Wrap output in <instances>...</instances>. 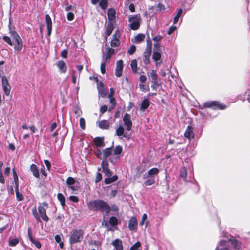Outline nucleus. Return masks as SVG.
Listing matches in <instances>:
<instances>
[{
    "label": "nucleus",
    "mask_w": 250,
    "mask_h": 250,
    "mask_svg": "<svg viewBox=\"0 0 250 250\" xmlns=\"http://www.w3.org/2000/svg\"><path fill=\"white\" fill-rule=\"evenodd\" d=\"M2 88H3V91L4 92V93L5 94V95L7 96H8L10 94V88H11L10 86L8 85V86H2Z\"/></svg>",
    "instance_id": "50"
},
{
    "label": "nucleus",
    "mask_w": 250,
    "mask_h": 250,
    "mask_svg": "<svg viewBox=\"0 0 250 250\" xmlns=\"http://www.w3.org/2000/svg\"><path fill=\"white\" fill-rule=\"evenodd\" d=\"M136 49V46L134 45H131L127 50V53L129 55H132L135 53Z\"/></svg>",
    "instance_id": "46"
},
{
    "label": "nucleus",
    "mask_w": 250,
    "mask_h": 250,
    "mask_svg": "<svg viewBox=\"0 0 250 250\" xmlns=\"http://www.w3.org/2000/svg\"><path fill=\"white\" fill-rule=\"evenodd\" d=\"M84 233L82 229H73L70 233L69 243L72 245L81 242L83 239Z\"/></svg>",
    "instance_id": "2"
},
{
    "label": "nucleus",
    "mask_w": 250,
    "mask_h": 250,
    "mask_svg": "<svg viewBox=\"0 0 250 250\" xmlns=\"http://www.w3.org/2000/svg\"><path fill=\"white\" fill-rule=\"evenodd\" d=\"M109 223L112 226H116L118 224V219L116 217L112 216L109 219Z\"/></svg>",
    "instance_id": "36"
},
{
    "label": "nucleus",
    "mask_w": 250,
    "mask_h": 250,
    "mask_svg": "<svg viewBox=\"0 0 250 250\" xmlns=\"http://www.w3.org/2000/svg\"><path fill=\"white\" fill-rule=\"evenodd\" d=\"M19 243V240L18 238H14L10 240L9 241V246L11 247H14Z\"/></svg>",
    "instance_id": "43"
},
{
    "label": "nucleus",
    "mask_w": 250,
    "mask_h": 250,
    "mask_svg": "<svg viewBox=\"0 0 250 250\" xmlns=\"http://www.w3.org/2000/svg\"><path fill=\"white\" fill-rule=\"evenodd\" d=\"M161 57V54L158 51H154L152 55V59L156 62V65H157V61L160 60Z\"/></svg>",
    "instance_id": "32"
},
{
    "label": "nucleus",
    "mask_w": 250,
    "mask_h": 250,
    "mask_svg": "<svg viewBox=\"0 0 250 250\" xmlns=\"http://www.w3.org/2000/svg\"><path fill=\"white\" fill-rule=\"evenodd\" d=\"M146 43L147 44L146 49H148V50L151 51V41L149 37L147 40Z\"/></svg>",
    "instance_id": "53"
},
{
    "label": "nucleus",
    "mask_w": 250,
    "mask_h": 250,
    "mask_svg": "<svg viewBox=\"0 0 250 250\" xmlns=\"http://www.w3.org/2000/svg\"><path fill=\"white\" fill-rule=\"evenodd\" d=\"M123 151V148L121 146H116L114 150V154L115 155H119L121 154Z\"/></svg>",
    "instance_id": "41"
},
{
    "label": "nucleus",
    "mask_w": 250,
    "mask_h": 250,
    "mask_svg": "<svg viewBox=\"0 0 250 250\" xmlns=\"http://www.w3.org/2000/svg\"><path fill=\"white\" fill-rule=\"evenodd\" d=\"M44 163L46 167L47 170H50L51 168V164L50 162L47 160H44Z\"/></svg>",
    "instance_id": "63"
},
{
    "label": "nucleus",
    "mask_w": 250,
    "mask_h": 250,
    "mask_svg": "<svg viewBox=\"0 0 250 250\" xmlns=\"http://www.w3.org/2000/svg\"><path fill=\"white\" fill-rule=\"evenodd\" d=\"M99 126L103 129H108L109 127V123L107 120H103L99 123Z\"/></svg>",
    "instance_id": "25"
},
{
    "label": "nucleus",
    "mask_w": 250,
    "mask_h": 250,
    "mask_svg": "<svg viewBox=\"0 0 250 250\" xmlns=\"http://www.w3.org/2000/svg\"><path fill=\"white\" fill-rule=\"evenodd\" d=\"M101 166L103 168V171L104 173L105 176L107 177H111L112 175V172L108 167V163L107 160H103Z\"/></svg>",
    "instance_id": "8"
},
{
    "label": "nucleus",
    "mask_w": 250,
    "mask_h": 250,
    "mask_svg": "<svg viewBox=\"0 0 250 250\" xmlns=\"http://www.w3.org/2000/svg\"><path fill=\"white\" fill-rule=\"evenodd\" d=\"M80 125L81 128L84 130L85 129V121L83 118H81L80 119Z\"/></svg>",
    "instance_id": "47"
},
{
    "label": "nucleus",
    "mask_w": 250,
    "mask_h": 250,
    "mask_svg": "<svg viewBox=\"0 0 250 250\" xmlns=\"http://www.w3.org/2000/svg\"><path fill=\"white\" fill-rule=\"evenodd\" d=\"M45 21L47 30V35L50 36L52 31V22L50 17L48 14L45 15Z\"/></svg>",
    "instance_id": "15"
},
{
    "label": "nucleus",
    "mask_w": 250,
    "mask_h": 250,
    "mask_svg": "<svg viewBox=\"0 0 250 250\" xmlns=\"http://www.w3.org/2000/svg\"><path fill=\"white\" fill-rule=\"evenodd\" d=\"M145 38V35L144 34L140 33L138 34L135 37V40L137 42H140L144 41Z\"/></svg>",
    "instance_id": "38"
},
{
    "label": "nucleus",
    "mask_w": 250,
    "mask_h": 250,
    "mask_svg": "<svg viewBox=\"0 0 250 250\" xmlns=\"http://www.w3.org/2000/svg\"><path fill=\"white\" fill-rule=\"evenodd\" d=\"M150 75L151 78V81H156L158 80V75L156 74L155 70H151Z\"/></svg>",
    "instance_id": "42"
},
{
    "label": "nucleus",
    "mask_w": 250,
    "mask_h": 250,
    "mask_svg": "<svg viewBox=\"0 0 250 250\" xmlns=\"http://www.w3.org/2000/svg\"><path fill=\"white\" fill-rule=\"evenodd\" d=\"M76 182L75 179L72 177H68L66 181V184L67 186L73 185Z\"/></svg>",
    "instance_id": "40"
},
{
    "label": "nucleus",
    "mask_w": 250,
    "mask_h": 250,
    "mask_svg": "<svg viewBox=\"0 0 250 250\" xmlns=\"http://www.w3.org/2000/svg\"><path fill=\"white\" fill-rule=\"evenodd\" d=\"M101 71L103 74H104L105 73V64L104 63H102L101 64Z\"/></svg>",
    "instance_id": "62"
},
{
    "label": "nucleus",
    "mask_w": 250,
    "mask_h": 250,
    "mask_svg": "<svg viewBox=\"0 0 250 250\" xmlns=\"http://www.w3.org/2000/svg\"><path fill=\"white\" fill-rule=\"evenodd\" d=\"M16 198L18 201H21L24 199L22 194L20 192H16Z\"/></svg>",
    "instance_id": "52"
},
{
    "label": "nucleus",
    "mask_w": 250,
    "mask_h": 250,
    "mask_svg": "<svg viewBox=\"0 0 250 250\" xmlns=\"http://www.w3.org/2000/svg\"><path fill=\"white\" fill-rule=\"evenodd\" d=\"M2 86H5L10 85L8 81V80L6 76H4L2 77Z\"/></svg>",
    "instance_id": "48"
},
{
    "label": "nucleus",
    "mask_w": 250,
    "mask_h": 250,
    "mask_svg": "<svg viewBox=\"0 0 250 250\" xmlns=\"http://www.w3.org/2000/svg\"><path fill=\"white\" fill-rule=\"evenodd\" d=\"M69 199L70 201L75 203H77L79 202V198L77 196H70Z\"/></svg>",
    "instance_id": "58"
},
{
    "label": "nucleus",
    "mask_w": 250,
    "mask_h": 250,
    "mask_svg": "<svg viewBox=\"0 0 250 250\" xmlns=\"http://www.w3.org/2000/svg\"><path fill=\"white\" fill-rule=\"evenodd\" d=\"M99 92L102 97H104L106 96V92L104 89L98 90Z\"/></svg>",
    "instance_id": "64"
},
{
    "label": "nucleus",
    "mask_w": 250,
    "mask_h": 250,
    "mask_svg": "<svg viewBox=\"0 0 250 250\" xmlns=\"http://www.w3.org/2000/svg\"><path fill=\"white\" fill-rule=\"evenodd\" d=\"M114 28V22L113 21H108L105 29V35L106 37H108L111 34Z\"/></svg>",
    "instance_id": "17"
},
{
    "label": "nucleus",
    "mask_w": 250,
    "mask_h": 250,
    "mask_svg": "<svg viewBox=\"0 0 250 250\" xmlns=\"http://www.w3.org/2000/svg\"><path fill=\"white\" fill-rule=\"evenodd\" d=\"M118 176L116 175H114L112 177H107L104 179V183L105 184H109L116 181L118 180Z\"/></svg>",
    "instance_id": "29"
},
{
    "label": "nucleus",
    "mask_w": 250,
    "mask_h": 250,
    "mask_svg": "<svg viewBox=\"0 0 250 250\" xmlns=\"http://www.w3.org/2000/svg\"><path fill=\"white\" fill-rule=\"evenodd\" d=\"M204 108H210L213 110L224 109L226 108V105L224 104H221L219 102L211 101L206 102L203 105Z\"/></svg>",
    "instance_id": "5"
},
{
    "label": "nucleus",
    "mask_w": 250,
    "mask_h": 250,
    "mask_svg": "<svg viewBox=\"0 0 250 250\" xmlns=\"http://www.w3.org/2000/svg\"><path fill=\"white\" fill-rule=\"evenodd\" d=\"M28 236L29 240L32 244H33L38 249L41 248L42 246V244L39 240H36L33 237L32 229L30 228L28 229Z\"/></svg>",
    "instance_id": "9"
},
{
    "label": "nucleus",
    "mask_w": 250,
    "mask_h": 250,
    "mask_svg": "<svg viewBox=\"0 0 250 250\" xmlns=\"http://www.w3.org/2000/svg\"><path fill=\"white\" fill-rule=\"evenodd\" d=\"M184 136L191 140L194 138V133L193 130V127L191 125H188L185 131Z\"/></svg>",
    "instance_id": "14"
},
{
    "label": "nucleus",
    "mask_w": 250,
    "mask_h": 250,
    "mask_svg": "<svg viewBox=\"0 0 250 250\" xmlns=\"http://www.w3.org/2000/svg\"><path fill=\"white\" fill-rule=\"evenodd\" d=\"M39 214L37 212L36 208H32V213L38 223L41 222V217L46 222L49 221V218L46 215V209L41 205L38 208Z\"/></svg>",
    "instance_id": "3"
},
{
    "label": "nucleus",
    "mask_w": 250,
    "mask_h": 250,
    "mask_svg": "<svg viewBox=\"0 0 250 250\" xmlns=\"http://www.w3.org/2000/svg\"><path fill=\"white\" fill-rule=\"evenodd\" d=\"M2 40L10 46L13 45V43L11 41V40L8 36H3L2 37Z\"/></svg>",
    "instance_id": "45"
},
{
    "label": "nucleus",
    "mask_w": 250,
    "mask_h": 250,
    "mask_svg": "<svg viewBox=\"0 0 250 250\" xmlns=\"http://www.w3.org/2000/svg\"><path fill=\"white\" fill-rule=\"evenodd\" d=\"M67 50L66 49H63L61 54V56L62 58H66L67 57Z\"/></svg>",
    "instance_id": "61"
},
{
    "label": "nucleus",
    "mask_w": 250,
    "mask_h": 250,
    "mask_svg": "<svg viewBox=\"0 0 250 250\" xmlns=\"http://www.w3.org/2000/svg\"><path fill=\"white\" fill-rule=\"evenodd\" d=\"M176 29V27L175 26H171L169 28L168 30L167 31V34L171 35L173 33Z\"/></svg>",
    "instance_id": "57"
},
{
    "label": "nucleus",
    "mask_w": 250,
    "mask_h": 250,
    "mask_svg": "<svg viewBox=\"0 0 250 250\" xmlns=\"http://www.w3.org/2000/svg\"><path fill=\"white\" fill-rule=\"evenodd\" d=\"M187 171L186 169L184 168L183 171L180 172V177L183 179H185L187 177Z\"/></svg>",
    "instance_id": "60"
},
{
    "label": "nucleus",
    "mask_w": 250,
    "mask_h": 250,
    "mask_svg": "<svg viewBox=\"0 0 250 250\" xmlns=\"http://www.w3.org/2000/svg\"><path fill=\"white\" fill-rule=\"evenodd\" d=\"M124 68V62L122 60L118 61L116 62L115 69V75L117 77H120L122 75L123 69Z\"/></svg>",
    "instance_id": "7"
},
{
    "label": "nucleus",
    "mask_w": 250,
    "mask_h": 250,
    "mask_svg": "<svg viewBox=\"0 0 250 250\" xmlns=\"http://www.w3.org/2000/svg\"><path fill=\"white\" fill-rule=\"evenodd\" d=\"M30 169L32 171L33 175L37 178L40 177V173L38 167L35 164H32L30 167Z\"/></svg>",
    "instance_id": "23"
},
{
    "label": "nucleus",
    "mask_w": 250,
    "mask_h": 250,
    "mask_svg": "<svg viewBox=\"0 0 250 250\" xmlns=\"http://www.w3.org/2000/svg\"><path fill=\"white\" fill-rule=\"evenodd\" d=\"M115 14H116V12L114 8H111L108 10L107 14L108 21H113L115 20V17H116Z\"/></svg>",
    "instance_id": "21"
},
{
    "label": "nucleus",
    "mask_w": 250,
    "mask_h": 250,
    "mask_svg": "<svg viewBox=\"0 0 250 250\" xmlns=\"http://www.w3.org/2000/svg\"><path fill=\"white\" fill-rule=\"evenodd\" d=\"M57 198L60 202L61 205L64 207L65 206V198L62 193H59L57 194Z\"/></svg>",
    "instance_id": "33"
},
{
    "label": "nucleus",
    "mask_w": 250,
    "mask_h": 250,
    "mask_svg": "<svg viewBox=\"0 0 250 250\" xmlns=\"http://www.w3.org/2000/svg\"><path fill=\"white\" fill-rule=\"evenodd\" d=\"M141 243L139 241H137L131 247L130 250H139L138 249L141 247Z\"/></svg>",
    "instance_id": "44"
},
{
    "label": "nucleus",
    "mask_w": 250,
    "mask_h": 250,
    "mask_svg": "<svg viewBox=\"0 0 250 250\" xmlns=\"http://www.w3.org/2000/svg\"><path fill=\"white\" fill-rule=\"evenodd\" d=\"M115 53V50L112 48H107V51L105 54V60L110 59L111 56Z\"/></svg>",
    "instance_id": "30"
},
{
    "label": "nucleus",
    "mask_w": 250,
    "mask_h": 250,
    "mask_svg": "<svg viewBox=\"0 0 250 250\" xmlns=\"http://www.w3.org/2000/svg\"><path fill=\"white\" fill-rule=\"evenodd\" d=\"M124 131L125 129L123 126L120 125L116 130V134L118 136H122L124 133Z\"/></svg>",
    "instance_id": "39"
},
{
    "label": "nucleus",
    "mask_w": 250,
    "mask_h": 250,
    "mask_svg": "<svg viewBox=\"0 0 250 250\" xmlns=\"http://www.w3.org/2000/svg\"><path fill=\"white\" fill-rule=\"evenodd\" d=\"M130 66L132 72L136 74L137 73V61L136 60H133L130 63Z\"/></svg>",
    "instance_id": "31"
},
{
    "label": "nucleus",
    "mask_w": 250,
    "mask_h": 250,
    "mask_svg": "<svg viewBox=\"0 0 250 250\" xmlns=\"http://www.w3.org/2000/svg\"><path fill=\"white\" fill-rule=\"evenodd\" d=\"M88 208L93 211H99L106 214L111 211V207L105 201L101 199H96L89 201L87 203Z\"/></svg>",
    "instance_id": "1"
},
{
    "label": "nucleus",
    "mask_w": 250,
    "mask_h": 250,
    "mask_svg": "<svg viewBox=\"0 0 250 250\" xmlns=\"http://www.w3.org/2000/svg\"><path fill=\"white\" fill-rule=\"evenodd\" d=\"M56 65L61 73H65L66 72L67 66L64 61L60 60L58 61Z\"/></svg>",
    "instance_id": "16"
},
{
    "label": "nucleus",
    "mask_w": 250,
    "mask_h": 250,
    "mask_svg": "<svg viewBox=\"0 0 250 250\" xmlns=\"http://www.w3.org/2000/svg\"><path fill=\"white\" fill-rule=\"evenodd\" d=\"M67 19L69 21H72L74 18V14L72 13V12H68L67 14Z\"/></svg>",
    "instance_id": "55"
},
{
    "label": "nucleus",
    "mask_w": 250,
    "mask_h": 250,
    "mask_svg": "<svg viewBox=\"0 0 250 250\" xmlns=\"http://www.w3.org/2000/svg\"><path fill=\"white\" fill-rule=\"evenodd\" d=\"M182 12L183 10L181 8H179L178 10L177 14L176 15L173 19V24H176L178 22L179 19L182 13Z\"/></svg>",
    "instance_id": "37"
},
{
    "label": "nucleus",
    "mask_w": 250,
    "mask_h": 250,
    "mask_svg": "<svg viewBox=\"0 0 250 250\" xmlns=\"http://www.w3.org/2000/svg\"><path fill=\"white\" fill-rule=\"evenodd\" d=\"M156 10L157 11H161L165 10V7L164 5L160 2H159L157 6H156Z\"/></svg>",
    "instance_id": "51"
},
{
    "label": "nucleus",
    "mask_w": 250,
    "mask_h": 250,
    "mask_svg": "<svg viewBox=\"0 0 250 250\" xmlns=\"http://www.w3.org/2000/svg\"><path fill=\"white\" fill-rule=\"evenodd\" d=\"M121 34L118 30L115 31L114 34L112 35V39L110 42V45L113 47H116L119 46L120 42V39Z\"/></svg>",
    "instance_id": "6"
},
{
    "label": "nucleus",
    "mask_w": 250,
    "mask_h": 250,
    "mask_svg": "<svg viewBox=\"0 0 250 250\" xmlns=\"http://www.w3.org/2000/svg\"><path fill=\"white\" fill-rule=\"evenodd\" d=\"M163 38V37L160 35H158L153 38L152 40L155 42L154 44V48L156 50H158L160 48V45L158 42L161 41Z\"/></svg>",
    "instance_id": "24"
},
{
    "label": "nucleus",
    "mask_w": 250,
    "mask_h": 250,
    "mask_svg": "<svg viewBox=\"0 0 250 250\" xmlns=\"http://www.w3.org/2000/svg\"><path fill=\"white\" fill-rule=\"evenodd\" d=\"M9 33L10 34V35L13 38H15L16 37H17L19 36V35L18 33L14 30V29H12L11 26V22H9Z\"/></svg>",
    "instance_id": "35"
},
{
    "label": "nucleus",
    "mask_w": 250,
    "mask_h": 250,
    "mask_svg": "<svg viewBox=\"0 0 250 250\" xmlns=\"http://www.w3.org/2000/svg\"><path fill=\"white\" fill-rule=\"evenodd\" d=\"M15 42L14 49L17 51H21L22 49L23 42L20 36L13 38Z\"/></svg>",
    "instance_id": "13"
},
{
    "label": "nucleus",
    "mask_w": 250,
    "mask_h": 250,
    "mask_svg": "<svg viewBox=\"0 0 250 250\" xmlns=\"http://www.w3.org/2000/svg\"><path fill=\"white\" fill-rule=\"evenodd\" d=\"M104 158L103 160H107V158L111 155L112 150V147L106 148L103 150Z\"/></svg>",
    "instance_id": "27"
},
{
    "label": "nucleus",
    "mask_w": 250,
    "mask_h": 250,
    "mask_svg": "<svg viewBox=\"0 0 250 250\" xmlns=\"http://www.w3.org/2000/svg\"><path fill=\"white\" fill-rule=\"evenodd\" d=\"M102 175L101 173L98 172L96 175V179L95 180V183H97L102 180Z\"/></svg>",
    "instance_id": "54"
},
{
    "label": "nucleus",
    "mask_w": 250,
    "mask_h": 250,
    "mask_svg": "<svg viewBox=\"0 0 250 250\" xmlns=\"http://www.w3.org/2000/svg\"><path fill=\"white\" fill-rule=\"evenodd\" d=\"M104 138L97 137L93 140L94 143L96 146L102 147L104 146Z\"/></svg>",
    "instance_id": "20"
},
{
    "label": "nucleus",
    "mask_w": 250,
    "mask_h": 250,
    "mask_svg": "<svg viewBox=\"0 0 250 250\" xmlns=\"http://www.w3.org/2000/svg\"><path fill=\"white\" fill-rule=\"evenodd\" d=\"M159 86V84L157 81H151V87L153 89L156 90Z\"/></svg>",
    "instance_id": "49"
},
{
    "label": "nucleus",
    "mask_w": 250,
    "mask_h": 250,
    "mask_svg": "<svg viewBox=\"0 0 250 250\" xmlns=\"http://www.w3.org/2000/svg\"><path fill=\"white\" fill-rule=\"evenodd\" d=\"M138 222L135 217H131L128 221V229L130 230H136Z\"/></svg>",
    "instance_id": "11"
},
{
    "label": "nucleus",
    "mask_w": 250,
    "mask_h": 250,
    "mask_svg": "<svg viewBox=\"0 0 250 250\" xmlns=\"http://www.w3.org/2000/svg\"><path fill=\"white\" fill-rule=\"evenodd\" d=\"M228 242L230 243L235 250H241L242 243L239 241L231 237L228 239Z\"/></svg>",
    "instance_id": "10"
},
{
    "label": "nucleus",
    "mask_w": 250,
    "mask_h": 250,
    "mask_svg": "<svg viewBox=\"0 0 250 250\" xmlns=\"http://www.w3.org/2000/svg\"><path fill=\"white\" fill-rule=\"evenodd\" d=\"M159 172V170L158 168L153 167L149 170L147 173L144 175V176L154 177L153 176L158 174Z\"/></svg>",
    "instance_id": "22"
},
{
    "label": "nucleus",
    "mask_w": 250,
    "mask_h": 250,
    "mask_svg": "<svg viewBox=\"0 0 250 250\" xmlns=\"http://www.w3.org/2000/svg\"><path fill=\"white\" fill-rule=\"evenodd\" d=\"M112 245L115 247L116 250H123L122 241L120 239H115L112 242Z\"/></svg>",
    "instance_id": "19"
},
{
    "label": "nucleus",
    "mask_w": 250,
    "mask_h": 250,
    "mask_svg": "<svg viewBox=\"0 0 250 250\" xmlns=\"http://www.w3.org/2000/svg\"><path fill=\"white\" fill-rule=\"evenodd\" d=\"M147 216L146 214L144 213L143 215V216L142 218V220L140 222V226H143L144 224L145 221L147 219Z\"/></svg>",
    "instance_id": "59"
},
{
    "label": "nucleus",
    "mask_w": 250,
    "mask_h": 250,
    "mask_svg": "<svg viewBox=\"0 0 250 250\" xmlns=\"http://www.w3.org/2000/svg\"><path fill=\"white\" fill-rule=\"evenodd\" d=\"M123 120L125 125L126 126L127 130H130L132 126V123L131 121L129 114L128 113H125L123 117Z\"/></svg>",
    "instance_id": "12"
},
{
    "label": "nucleus",
    "mask_w": 250,
    "mask_h": 250,
    "mask_svg": "<svg viewBox=\"0 0 250 250\" xmlns=\"http://www.w3.org/2000/svg\"><path fill=\"white\" fill-rule=\"evenodd\" d=\"M109 0H100L99 5L102 10H104L107 8Z\"/></svg>",
    "instance_id": "28"
},
{
    "label": "nucleus",
    "mask_w": 250,
    "mask_h": 250,
    "mask_svg": "<svg viewBox=\"0 0 250 250\" xmlns=\"http://www.w3.org/2000/svg\"><path fill=\"white\" fill-rule=\"evenodd\" d=\"M146 178V177H144V178ZM147 178H148L145 182L144 184L146 186H151L152 185H153L155 183V179L154 177H147Z\"/></svg>",
    "instance_id": "34"
},
{
    "label": "nucleus",
    "mask_w": 250,
    "mask_h": 250,
    "mask_svg": "<svg viewBox=\"0 0 250 250\" xmlns=\"http://www.w3.org/2000/svg\"><path fill=\"white\" fill-rule=\"evenodd\" d=\"M149 106V101L148 99H144L140 106V109L142 110H145Z\"/></svg>",
    "instance_id": "26"
},
{
    "label": "nucleus",
    "mask_w": 250,
    "mask_h": 250,
    "mask_svg": "<svg viewBox=\"0 0 250 250\" xmlns=\"http://www.w3.org/2000/svg\"><path fill=\"white\" fill-rule=\"evenodd\" d=\"M141 21L142 18L140 14L128 17V21L130 22L129 27L133 30H136L139 28Z\"/></svg>",
    "instance_id": "4"
},
{
    "label": "nucleus",
    "mask_w": 250,
    "mask_h": 250,
    "mask_svg": "<svg viewBox=\"0 0 250 250\" xmlns=\"http://www.w3.org/2000/svg\"><path fill=\"white\" fill-rule=\"evenodd\" d=\"M151 51L146 49L143 55V61L145 64L147 65L150 62L149 58Z\"/></svg>",
    "instance_id": "18"
},
{
    "label": "nucleus",
    "mask_w": 250,
    "mask_h": 250,
    "mask_svg": "<svg viewBox=\"0 0 250 250\" xmlns=\"http://www.w3.org/2000/svg\"><path fill=\"white\" fill-rule=\"evenodd\" d=\"M107 110V106L106 105H102L100 109V112L101 114H103Z\"/></svg>",
    "instance_id": "56"
}]
</instances>
